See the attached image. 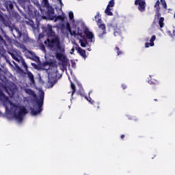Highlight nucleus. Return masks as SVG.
<instances>
[{"mask_svg": "<svg viewBox=\"0 0 175 175\" xmlns=\"http://www.w3.org/2000/svg\"><path fill=\"white\" fill-rule=\"evenodd\" d=\"M95 21L96 23H100V19L99 18V15L95 16Z\"/></svg>", "mask_w": 175, "mask_h": 175, "instance_id": "obj_18", "label": "nucleus"}, {"mask_svg": "<svg viewBox=\"0 0 175 175\" xmlns=\"http://www.w3.org/2000/svg\"><path fill=\"white\" fill-rule=\"evenodd\" d=\"M47 0H42V5H44V6H47Z\"/></svg>", "mask_w": 175, "mask_h": 175, "instance_id": "obj_19", "label": "nucleus"}, {"mask_svg": "<svg viewBox=\"0 0 175 175\" xmlns=\"http://www.w3.org/2000/svg\"><path fill=\"white\" fill-rule=\"evenodd\" d=\"M173 33H174V35L175 36V29L173 30Z\"/></svg>", "mask_w": 175, "mask_h": 175, "instance_id": "obj_27", "label": "nucleus"}, {"mask_svg": "<svg viewBox=\"0 0 175 175\" xmlns=\"http://www.w3.org/2000/svg\"><path fill=\"white\" fill-rule=\"evenodd\" d=\"M78 53L83 57V58H87V55H85V51L81 47H78L77 49Z\"/></svg>", "mask_w": 175, "mask_h": 175, "instance_id": "obj_9", "label": "nucleus"}, {"mask_svg": "<svg viewBox=\"0 0 175 175\" xmlns=\"http://www.w3.org/2000/svg\"><path fill=\"white\" fill-rule=\"evenodd\" d=\"M98 28L99 36L101 37L103 33H106V27L105 26V24H98Z\"/></svg>", "mask_w": 175, "mask_h": 175, "instance_id": "obj_7", "label": "nucleus"}, {"mask_svg": "<svg viewBox=\"0 0 175 175\" xmlns=\"http://www.w3.org/2000/svg\"><path fill=\"white\" fill-rule=\"evenodd\" d=\"M155 39H157V36H152L151 39L150 40V43L146 42L145 44V47L148 48V47H150V46L151 47L154 46V41L155 40Z\"/></svg>", "mask_w": 175, "mask_h": 175, "instance_id": "obj_8", "label": "nucleus"}, {"mask_svg": "<svg viewBox=\"0 0 175 175\" xmlns=\"http://www.w3.org/2000/svg\"><path fill=\"white\" fill-rule=\"evenodd\" d=\"M64 18H65L64 16H59V20L63 21Z\"/></svg>", "mask_w": 175, "mask_h": 175, "instance_id": "obj_22", "label": "nucleus"}, {"mask_svg": "<svg viewBox=\"0 0 175 175\" xmlns=\"http://www.w3.org/2000/svg\"><path fill=\"white\" fill-rule=\"evenodd\" d=\"M56 57L57 59H59L60 61H64V59H65V55L62 54V53H57L56 54Z\"/></svg>", "mask_w": 175, "mask_h": 175, "instance_id": "obj_11", "label": "nucleus"}, {"mask_svg": "<svg viewBox=\"0 0 175 175\" xmlns=\"http://www.w3.org/2000/svg\"><path fill=\"white\" fill-rule=\"evenodd\" d=\"M174 18H175V12H174Z\"/></svg>", "mask_w": 175, "mask_h": 175, "instance_id": "obj_31", "label": "nucleus"}, {"mask_svg": "<svg viewBox=\"0 0 175 175\" xmlns=\"http://www.w3.org/2000/svg\"><path fill=\"white\" fill-rule=\"evenodd\" d=\"M2 98H5V100L4 101V106L5 107V109L8 110V109H14L15 110H18V113L16 115V120L18 121V122H21L23 121V116L24 114H27V109L24 107H17L8 98H6L5 97V95H3V93L2 92H0V98L2 99Z\"/></svg>", "mask_w": 175, "mask_h": 175, "instance_id": "obj_2", "label": "nucleus"}, {"mask_svg": "<svg viewBox=\"0 0 175 175\" xmlns=\"http://www.w3.org/2000/svg\"><path fill=\"white\" fill-rule=\"evenodd\" d=\"M163 21H165V18H160L159 21V25H160V27H161V28H163V25H164Z\"/></svg>", "mask_w": 175, "mask_h": 175, "instance_id": "obj_12", "label": "nucleus"}, {"mask_svg": "<svg viewBox=\"0 0 175 175\" xmlns=\"http://www.w3.org/2000/svg\"><path fill=\"white\" fill-rule=\"evenodd\" d=\"M73 17H74V16H73V12H69V18H70V20H73Z\"/></svg>", "mask_w": 175, "mask_h": 175, "instance_id": "obj_17", "label": "nucleus"}, {"mask_svg": "<svg viewBox=\"0 0 175 175\" xmlns=\"http://www.w3.org/2000/svg\"><path fill=\"white\" fill-rule=\"evenodd\" d=\"M51 38H49L46 41L44 42L45 44H47L48 47L51 48V50H59L60 53L65 51V46L59 44V38L58 36H54L55 33L51 30Z\"/></svg>", "mask_w": 175, "mask_h": 175, "instance_id": "obj_3", "label": "nucleus"}, {"mask_svg": "<svg viewBox=\"0 0 175 175\" xmlns=\"http://www.w3.org/2000/svg\"><path fill=\"white\" fill-rule=\"evenodd\" d=\"M71 88L72 90V95L74 92H76V88L75 87V85L73 83H71Z\"/></svg>", "mask_w": 175, "mask_h": 175, "instance_id": "obj_16", "label": "nucleus"}, {"mask_svg": "<svg viewBox=\"0 0 175 175\" xmlns=\"http://www.w3.org/2000/svg\"><path fill=\"white\" fill-rule=\"evenodd\" d=\"M88 51H91V49L89 48V49H88Z\"/></svg>", "mask_w": 175, "mask_h": 175, "instance_id": "obj_29", "label": "nucleus"}, {"mask_svg": "<svg viewBox=\"0 0 175 175\" xmlns=\"http://www.w3.org/2000/svg\"><path fill=\"white\" fill-rule=\"evenodd\" d=\"M40 92L41 93V99H42L44 96V92H43L42 91H40Z\"/></svg>", "mask_w": 175, "mask_h": 175, "instance_id": "obj_20", "label": "nucleus"}, {"mask_svg": "<svg viewBox=\"0 0 175 175\" xmlns=\"http://www.w3.org/2000/svg\"><path fill=\"white\" fill-rule=\"evenodd\" d=\"M118 55H120V53L118 52Z\"/></svg>", "mask_w": 175, "mask_h": 175, "instance_id": "obj_30", "label": "nucleus"}, {"mask_svg": "<svg viewBox=\"0 0 175 175\" xmlns=\"http://www.w3.org/2000/svg\"><path fill=\"white\" fill-rule=\"evenodd\" d=\"M120 137H121V139H124V137H125V135H122L121 136H120Z\"/></svg>", "mask_w": 175, "mask_h": 175, "instance_id": "obj_25", "label": "nucleus"}, {"mask_svg": "<svg viewBox=\"0 0 175 175\" xmlns=\"http://www.w3.org/2000/svg\"><path fill=\"white\" fill-rule=\"evenodd\" d=\"M67 28L72 36H75V38H76V36L79 35L81 38H83L79 39L81 47H87V44H88L87 40H85V36L88 38L89 42H95V36L94 35V33L91 32L88 29H85L83 31V30H80V29H77V31H72L69 26H68Z\"/></svg>", "mask_w": 175, "mask_h": 175, "instance_id": "obj_1", "label": "nucleus"}, {"mask_svg": "<svg viewBox=\"0 0 175 175\" xmlns=\"http://www.w3.org/2000/svg\"><path fill=\"white\" fill-rule=\"evenodd\" d=\"M27 75L30 81L32 83V84H35V80L33 79V75H32L31 72L27 71Z\"/></svg>", "mask_w": 175, "mask_h": 175, "instance_id": "obj_10", "label": "nucleus"}, {"mask_svg": "<svg viewBox=\"0 0 175 175\" xmlns=\"http://www.w3.org/2000/svg\"><path fill=\"white\" fill-rule=\"evenodd\" d=\"M113 8H114V0H111L107 6L105 13L107 14V16H113V12H111Z\"/></svg>", "mask_w": 175, "mask_h": 175, "instance_id": "obj_5", "label": "nucleus"}, {"mask_svg": "<svg viewBox=\"0 0 175 175\" xmlns=\"http://www.w3.org/2000/svg\"><path fill=\"white\" fill-rule=\"evenodd\" d=\"M26 92H27V94H32V91H31V90H26Z\"/></svg>", "mask_w": 175, "mask_h": 175, "instance_id": "obj_23", "label": "nucleus"}, {"mask_svg": "<svg viewBox=\"0 0 175 175\" xmlns=\"http://www.w3.org/2000/svg\"><path fill=\"white\" fill-rule=\"evenodd\" d=\"M114 35L115 36H118V35H120V29L119 28H116L114 29Z\"/></svg>", "mask_w": 175, "mask_h": 175, "instance_id": "obj_14", "label": "nucleus"}, {"mask_svg": "<svg viewBox=\"0 0 175 175\" xmlns=\"http://www.w3.org/2000/svg\"><path fill=\"white\" fill-rule=\"evenodd\" d=\"M73 53H75V48H72V49H71L70 54H73Z\"/></svg>", "mask_w": 175, "mask_h": 175, "instance_id": "obj_24", "label": "nucleus"}, {"mask_svg": "<svg viewBox=\"0 0 175 175\" xmlns=\"http://www.w3.org/2000/svg\"><path fill=\"white\" fill-rule=\"evenodd\" d=\"M27 53H28L29 54H30L31 55H32V52L27 51Z\"/></svg>", "mask_w": 175, "mask_h": 175, "instance_id": "obj_26", "label": "nucleus"}, {"mask_svg": "<svg viewBox=\"0 0 175 175\" xmlns=\"http://www.w3.org/2000/svg\"><path fill=\"white\" fill-rule=\"evenodd\" d=\"M10 54L13 59L16 61V62H21V64H22V65L23 66V68H25V70H28V66H27V63H25V61L23 58V56H21V52L18 51H14Z\"/></svg>", "mask_w": 175, "mask_h": 175, "instance_id": "obj_4", "label": "nucleus"}, {"mask_svg": "<svg viewBox=\"0 0 175 175\" xmlns=\"http://www.w3.org/2000/svg\"><path fill=\"white\" fill-rule=\"evenodd\" d=\"M41 50L44 51V53H46V49L43 46H41Z\"/></svg>", "mask_w": 175, "mask_h": 175, "instance_id": "obj_21", "label": "nucleus"}, {"mask_svg": "<svg viewBox=\"0 0 175 175\" xmlns=\"http://www.w3.org/2000/svg\"><path fill=\"white\" fill-rule=\"evenodd\" d=\"M161 2V5H162L163 8H164V9H167V5H166V2H165V0H160Z\"/></svg>", "mask_w": 175, "mask_h": 175, "instance_id": "obj_13", "label": "nucleus"}, {"mask_svg": "<svg viewBox=\"0 0 175 175\" xmlns=\"http://www.w3.org/2000/svg\"><path fill=\"white\" fill-rule=\"evenodd\" d=\"M135 5H139V10L144 12L146 9V1L144 0H135Z\"/></svg>", "mask_w": 175, "mask_h": 175, "instance_id": "obj_6", "label": "nucleus"}, {"mask_svg": "<svg viewBox=\"0 0 175 175\" xmlns=\"http://www.w3.org/2000/svg\"><path fill=\"white\" fill-rule=\"evenodd\" d=\"M59 2H60L61 5H62V1H61V0H59Z\"/></svg>", "mask_w": 175, "mask_h": 175, "instance_id": "obj_28", "label": "nucleus"}, {"mask_svg": "<svg viewBox=\"0 0 175 175\" xmlns=\"http://www.w3.org/2000/svg\"><path fill=\"white\" fill-rule=\"evenodd\" d=\"M154 8L157 9V12L159 11V1H157L154 5Z\"/></svg>", "mask_w": 175, "mask_h": 175, "instance_id": "obj_15", "label": "nucleus"}]
</instances>
